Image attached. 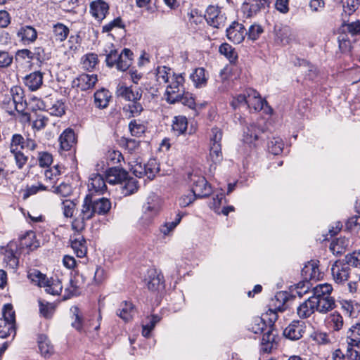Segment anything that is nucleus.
Here are the masks:
<instances>
[{
	"label": "nucleus",
	"mask_w": 360,
	"mask_h": 360,
	"mask_svg": "<svg viewBox=\"0 0 360 360\" xmlns=\"http://www.w3.org/2000/svg\"><path fill=\"white\" fill-rule=\"evenodd\" d=\"M207 22L215 28H221L225 26L226 16L221 9L217 6H209L205 15Z\"/></svg>",
	"instance_id": "423d86ee"
},
{
	"label": "nucleus",
	"mask_w": 360,
	"mask_h": 360,
	"mask_svg": "<svg viewBox=\"0 0 360 360\" xmlns=\"http://www.w3.org/2000/svg\"><path fill=\"white\" fill-rule=\"evenodd\" d=\"M120 188L121 194L124 196H128L136 193L139 186L138 181L133 177H129L127 174V177L123 181V184L120 185Z\"/></svg>",
	"instance_id": "a878e982"
},
{
	"label": "nucleus",
	"mask_w": 360,
	"mask_h": 360,
	"mask_svg": "<svg viewBox=\"0 0 360 360\" xmlns=\"http://www.w3.org/2000/svg\"><path fill=\"white\" fill-rule=\"evenodd\" d=\"M124 24L120 17L115 18L113 20L109 22L102 27L103 32H110L115 28H124Z\"/></svg>",
	"instance_id": "680f3d73"
},
{
	"label": "nucleus",
	"mask_w": 360,
	"mask_h": 360,
	"mask_svg": "<svg viewBox=\"0 0 360 360\" xmlns=\"http://www.w3.org/2000/svg\"><path fill=\"white\" fill-rule=\"evenodd\" d=\"M274 324L268 326L266 330L264 332L262 342L261 349L266 353H269L275 345L276 333H274Z\"/></svg>",
	"instance_id": "6ab92c4d"
},
{
	"label": "nucleus",
	"mask_w": 360,
	"mask_h": 360,
	"mask_svg": "<svg viewBox=\"0 0 360 360\" xmlns=\"http://www.w3.org/2000/svg\"><path fill=\"white\" fill-rule=\"evenodd\" d=\"M60 149L63 151H69L76 143V136L72 129H66L59 137Z\"/></svg>",
	"instance_id": "f3484780"
},
{
	"label": "nucleus",
	"mask_w": 360,
	"mask_h": 360,
	"mask_svg": "<svg viewBox=\"0 0 360 360\" xmlns=\"http://www.w3.org/2000/svg\"><path fill=\"white\" fill-rule=\"evenodd\" d=\"M38 345L41 354L44 357H49L53 353V346L45 335H39Z\"/></svg>",
	"instance_id": "72a5a7b5"
},
{
	"label": "nucleus",
	"mask_w": 360,
	"mask_h": 360,
	"mask_svg": "<svg viewBox=\"0 0 360 360\" xmlns=\"http://www.w3.org/2000/svg\"><path fill=\"white\" fill-rule=\"evenodd\" d=\"M25 148V139L18 134L13 135L11 145L10 151H18Z\"/></svg>",
	"instance_id": "13d9d810"
},
{
	"label": "nucleus",
	"mask_w": 360,
	"mask_h": 360,
	"mask_svg": "<svg viewBox=\"0 0 360 360\" xmlns=\"http://www.w3.org/2000/svg\"><path fill=\"white\" fill-rule=\"evenodd\" d=\"M345 262L347 266L360 269V251H354L345 256Z\"/></svg>",
	"instance_id": "052dcab7"
},
{
	"label": "nucleus",
	"mask_w": 360,
	"mask_h": 360,
	"mask_svg": "<svg viewBox=\"0 0 360 360\" xmlns=\"http://www.w3.org/2000/svg\"><path fill=\"white\" fill-rule=\"evenodd\" d=\"M316 311L315 308V303L313 302L311 297L301 303L297 308V314L301 319H306L309 317L311 314Z\"/></svg>",
	"instance_id": "b1692460"
},
{
	"label": "nucleus",
	"mask_w": 360,
	"mask_h": 360,
	"mask_svg": "<svg viewBox=\"0 0 360 360\" xmlns=\"http://www.w3.org/2000/svg\"><path fill=\"white\" fill-rule=\"evenodd\" d=\"M117 315L120 316L124 321H130L136 313V309L132 303L124 301L122 302L119 309L117 310Z\"/></svg>",
	"instance_id": "bb28decb"
},
{
	"label": "nucleus",
	"mask_w": 360,
	"mask_h": 360,
	"mask_svg": "<svg viewBox=\"0 0 360 360\" xmlns=\"http://www.w3.org/2000/svg\"><path fill=\"white\" fill-rule=\"evenodd\" d=\"M247 35L244 25L237 21H233L226 29V37L233 44H238L243 42Z\"/></svg>",
	"instance_id": "6e6552de"
},
{
	"label": "nucleus",
	"mask_w": 360,
	"mask_h": 360,
	"mask_svg": "<svg viewBox=\"0 0 360 360\" xmlns=\"http://www.w3.org/2000/svg\"><path fill=\"white\" fill-rule=\"evenodd\" d=\"M263 32L264 30L262 27L259 24L255 23L249 27L247 34L250 39L255 41L259 37Z\"/></svg>",
	"instance_id": "0e129e2a"
},
{
	"label": "nucleus",
	"mask_w": 360,
	"mask_h": 360,
	"mask_svg": "<svg viewBox=\"0 0 360 360\" xmlns=\"http://www.w3.org/2000/svg\"><path fill=\"white\" fill-rule=\"evenodd\" d=\"M8 94L11 95L13 101L18 106V112H22L25 108V101L22 88L18 86H15L11 89L10 92Z\"/></svg>",
	"instance_id": "473e14b6"
},
{
	"label": "nucleus",
	"mask_w": 360,
	"mask_h": 360,
	"mask_svg": "<svg viewBox=\"0 0 360 360\" xmlns=\"http://www.w3.org/2000/svg\"><path fill=\"white\" fill-rule=\"evenodd\" d=\"M210 158L214 165H217L222 160L221 145L210 146Z\"/></svg>",
	"instance_id": "6e6d98bb"
},
{
	"label": "nucleus",
	"mask_w": 360,
	"mask_h": 360,
	"mask_svg": "<svg viewBox=\"0 0 360 360\" xmlns=\"http://www.w3.org/2000/svg\"><path fill=\"white\" fill-rule=\"evenodd\" d=\"M18 243L15 241L9 242L6 247H2L1 253L3 255V262L6 267L15 269L18 266Z\"/></svg>",
	"instance_id": "39448f33"
},
{
	"label": "nucleus",
	"mask_w": 360,
	"mask_h": 360,
	"mask_svg": "<svg viewBox=\"0 0 360 360\" xmlns=\"http://www.w3.org/2000/svg\"><path fill=\"white\" fill-rule=\"evenodd\" d=\"M70 243L77 257L82 258L86 255L87 252L86 240L82 235L77 233L71 236Z\"/></svg>",
	"instance_id": "aec40b11"
},
{
	"label": "nucleus",
	"mask_w": 360,
	"mask_h": 360,
	"mask_svg": "<svg viewBox=\"0 0 360 360\" xmlns=\"http://www.w3.org/2000/svg\"><path fill=\"white\" fill-rule=\"evenodd\" d=\"M360 7V0H347L343 4V13L342 14L343 21L345 17L353 14Z\"/></svg>",
	"instance_id": "49530a36"
},
{
	"label": "nucleus",
	"mask_w": 360,
	"mask_h": 360,
	"mask_svg": "<svg viewBox=\"0 0 360 360\" xmlns=\"http://www.w3.org/2000/svg\"><path fill=\"white\" fill-rule=\"evenodd\" d=\"M145 164H142L138 159L129 162L130 171L137 177L141 178L145 176Z\"/></svg>",
	"instance_id": "5fc2aeb1"
},
{
	"label": "nucleus",
	"mask_w": 360,
	"mask_h": 360,
	"mask_svg": "<svg viewBox=\"0 0 360 360\" xmlns=\"http://www.w3.org/2000/svg\"><path fill=\"white\" fill-rule=\"evenodd\" d=\"M98 81L96 75L82 74L75 78L72 83V87L81 91L92 89Z\"/></svg>",
	"instance_id": "f8f14e48"
},
{
	"label": "nucleus",
	"mask_w": 360,
	"mask_h": 360,
	"mask_svg": "<svg viewBox=\"0 0 360 360\" xmlns=\"http://www.w3.org/2000/svg\"><path fill=\"white\" fill-rule=\"evenodd\" d=\"M188 121L185 116H176L173 120L172 129L177 135L184 134L187 129Z\"/></svg>",
	"instance_id": "79ce46f5"
},
{
	"label": "nucleus",
	"mask_w": 360,
	"mask_h": 360,
	"mask_svg": "<svg viewBox=\"0 0 360 360\" xmlns=\"http://www.w3.org/2000/svg\"><path fill=\"white\" fill-rule=\"evenodd\" d=\"M162 276L155 269H152L148 271V278L146 279L147 287L152 292L158 291L162 287Z\"/></svg>",
	"instance_id": "412c9836"
},
{
	"label": "nucleus",
	"mask_w": 360,
	"mask_h": 360,
	"mask_svg": "<svg viewBox=\"0 0 360 360\" xmlns=\"http://www.w3.org/2000/svg\"><path fill=\"white\" fill-rule=\"evenodd\" d=\"M315 303L316 310L321 314H326L333 309L335 302L332 297H312Z\"/></svg>",
	"instance_id": "4be33fe9"
},
{
	"label": "nucleus",
	"mask_w": 360,
	"mask_h": 360,
	"mask_svg": "<svg viewBox=\"0 0 360 360\" xmlns=\"http://www.w3.org/2000/svg\"><path fill=\"white\" fill-rule=\"evenodd\" d=\"M109 6L103 0H95L90 4V13L98 20H103L108 13Z\"/></svg>",
	"instance_id": "2eb2a0df"
},
{
	"label": "nucleus",
	"mask_w": 360,
	"mask_h": 360,
	"mask_svg": "<svg viewBox=\"0 0 360 360\" xmlns=\"http://www.w3.org/2000/svg\"><path fill=\"white\" fill-rule=\"evenodd\" d=\"M75 204L70 200H63L61 207L63 215L68 218L72 217L75 210Z\"/></svg>",
	"instance_id": "338daca9"
},
{
	"label": "nucleus",
	"mask_w": 360,
	"mask_h": 360,
	"mask_svg": "<svg viewBox=\"0 0 360 360\" xmlns=\"http://www.w3.org/2000/svg\"><path fill=\"white\" fill-rule=\"evenodd\" d=\"M117 96L129 101H139L142 96V93L139 90L134 91L131 87L124 85H119L117 88Z\"/></svg>",
	"instance_id": "5701e85b"
},
{
	"label": "nucleus",
	"mask_w": 360,
	"mask_h": 360,
	"mask_svg": "<svg viewBox=\"0 0 360 360\" xmlns=\"http://www.w3.org/2000/svg\"><path fill=\"white\" fill-rule=\"evenodd\" d=\"M190 77L197 88L205 86L207 84V76L205 74V70L202 68H196Z\"/></svg>",
	"instance_id": "e433bc0d"
},
{
	"label": "nucleus",
	"mask_w": 360,
	"mask_h": 360,
	"mask_svg": "<svg viewBox=\"0 0 360 360\" xmlns=\"http://www.w3.org/2000/svg\"><path fill=\"white\" fill-rule=\"evenodd\" d=\"M129 129L131 134L134 136H139L145 131L144 125L135 120L129 122Z\"/></svg>",
	"instance_id": "e2e57ef3"
},
{
	"label": "nucleus",
	"mask_w": 360,
	"mask_h": 360,
	"mask_svg": "<svg viewBox=\"0 0 360 360\" xmlns=\"http://www.w3.org/2000/svg\"><path fill=\"white\" fill-rule=\"evenodd\" d=\"M286 296L283 292H278L275 298L272 300L274 308H270L262 317L254 319L250 330L254 333L258 334L264 333L268 326H271L278 319V312H282L285 310V302Z\"/></svg>",
	"instance_id": "f257e3e1"
},
{
	"label": "nucleus",
	"mask_w": 360,
	"mask_h": 360,
	"mask_svg": "<svg viewBox=\"0 0 360 360\" xmlns=\"http://www.w3.org/2000/svg\"><path fill=\"white\" fill-rule=\"evenodd\" d=\"M90 194L86 195L81 206L79 216L72 221V228L79 232L85 227V221L91 219L96 214Z\"/></svg>",
	"instance_id": "7ed1b4c3"
},
{
	"label": "nucleus",
	"mask_w": 360,
	"mask_h": 360,
	"mask_svg": "<svg viewBox=\"0 0 360 360\" xmlns=\"http://www.w3.org/2000/svg\"><path fill=\"white\" fill-rule=\"evenodd\" d=\"M329 323L331 324V327L335 331H338L342 329L343 326V318L338 312H334L328 317Z\"/></svg>",
	"instance_id": "bf43d9fd"
},
{
	"label": "nucleus",
	"mask_w": 360,
	"mask_h": 360,
	"mask_svg": "<svg viewBox=\"0 0 360 360\" xmlns=\"http://www.w3.org/2000/svg\"><path fill=\"white\" fill-rule=\"evenodd\" d=\"M88 189L91 193L101 195L107 191L106 180L100 174H91L88 181Z\"/></svg>",
	"instance_id": "9b49d317"
},
{
	"label": "nucleus",
	"mask_w": 360,
	"mask_h": 360,
	"mask_svg": "<svg viewBox=\"0 0 360 360\" xmlns=\"http://www.w3.org/2000/svg\"><path fill=\"white\" fill-rule=\"evenodd\" d=\"M28 278L35 285L43 287L45 291L51 295H59L63 289L61 283L58 279L48 278L46 275L37 269H32L28 271Z\"/></svg>",
	"instance_id": "f03ea898"
},
{
	"label": "nucleus",
	"mask_w": 360,
	"mask_h": 360,
	"mask_svg": "<svg viewBox=\"0 0 360 360\" xmlns=\"http://www.w3.org/2000/svg\"><path fill=\"white\" fill-rule=\"evenodd\" d=\"M302 275L305 280H319L321 272L315 262H309L302 269Z\"/></svg>",
	"instance_id": "c756f323"
},
{
	"label": "nucleus",
	"mask_w": 360,
	"mask_h": 360,
	"mask_svg": "<svg viewBox=\"0 0 360 360\" xmlns=\"http://www.w3.org/2000/svg\"><path fill=\"white\" fill-rule=\"evenodd\" d=\"M248 104L247 106L255 111H259L266 105V101L261 98L259 93L255 89H248Z\"/></svg>",
	"instance_id": "a211bd4d"
},
{
	"label": "nucleus",
	"mask_w": 360,
	"mask_h": 360,
	"mask_svg": "<svg viewBox=\"0 0 360 360\" xmlns=\"http://www.w3.org/2000/svg\"><path fill=\"white\" fill-rule=\"evenodd\" d=\"M60 166L56 165L44 172L45 181L48 184L49 188H52L56 184L58 176L61 174Z\"/></svg>",
	"instance_id": "c9c22d12"
},
{
	"label": "nucleus",
	"mask_w": 360,
	"mask_h": 360,
	"mask_svg": "<svg viewBox=\"0 0 360 360\" xmlns=\"http://www.w3.org/2000/svg\"><path fill=\"white\" fill-rule=\"evenodd\" d=\"M350 268L341 261H336L331 267L333 280L336 283L341 284L348 281L350 274Z\"/></svg>",
	"instance_id": "9d476101"
},
{
	"label": "nucleus",
	"mask_w": 360,
	"mask_h": 360,
	"mask_svg": "<svg viewBox=\"0 0 360 360\" xmlns=\"http://www.w3.org/2000/svg\"><path fill=\"white\" fill-rule=\"evenodd\" d=\"M49 191L63 197H68L72 192V186L69 184L64 182L60 184L58 186H53L52 188H49Z\"/></svg>",
	"instance_id": "864d4df0"
},
{
	"label": "nucleus",
	"mask_w": 360,
	"mask_h": 360,
	"mask_svg": "<svg viewBox=\"0 0 360 360\" xmlns=\"http://www.w3.org/2000/svg\"><path fill=\"white\" fill-rule=\"evenodd\" d=\"M93 205L94 210L100 215L106 214L111 209V202L106 198H101L93 201Z\"/></svg>",
	"instance_id": "4c0bfd02"
},
{
	"label": "nucleus",
	"mask_w": 360,
	"mask_h": 360,
	"mask_svg": "<svg viewBox=\"0 0 360 360\" xmlns=\"http://www.w3.org/2000/svg\"><path fill=\"white\" fill-rule=\"evenodd\" d=\"M304 328L305 326L303 321H292L288 326L285 328L283 335L289 340H297L303 336Z\"/></svg>",
	"instance_id": "ddd939ff"
},
{
	"label": "nucleus",
	"mask_w": 360,
	"mask_h": 360,
	"mask_svg": "<svg viewBox=\"0 0 360 360\" xmlns=\"http://www.w3.org/2000/svg\"><path fill=\"white\" fill-rule=\"evenodd\" d=\"M219 53L224 55L231 63H234L238 58V54L234 48L227 43L219 46Z\"/></svg>",
	"instance_id": "a18cd8bd"
},
{
	"label": "nucleus",
	"mask_w": 360,
	"mask_h": 360,
	"mask_svg": "<svg viewBox=\"0 0 360 360\" xmlns=\"http://www.w3.org/2000/svg\"><path fill=\"white\" fill-rule=\"evenodd\" d=\"M13 155L15 162L18 169H21L27 162V157L21 151H10Z\"/></svg>",
	"instance_id": "774afa93"
},
{
	"label": "nucleus",
	"mask_w": 360,
	"mask_h": 360,
	"mask_svg": "<svg viewBox=\"0 0 360 360\" xmlns=\"http://www.w3.org/2000/svg\"><path fill=\"white\" fill-rule=\"evenodd\" d=\"M17 36L24 43H32L37 38V30L32 26L21 27L17 32Z\"/></svg>",
	"instance_id": "393cba45"
},
{
	"label": "nucleus",
	"mask_w": 360,
	"mask_h": 360,
	"mask_svg": "<svg viewBox=\"0 0 360 360\" xmlns=\"http://www.w3.org/2000/svg\"><path fill=\"white\" fill-rule=\"evenodd\" d=\"M191 191L198 198H205L212 193V188L203 176H193Z\"/></svg>",
	"instance_id": "1a4fd4ad"
},
{
	"label": "nucleus",
	"mask_w": 360,
	"mask_h": 360,
	"mask_svg": "<svg viewBox=\"0 0 360 360\" xmlns=\"http://www.w3.org/2000/svg\"><path fill=\"white\" fill-rule=\"evenodd\" d=\"M348 344L351 346H360V323L352 326L347 332Z\"/></svg>",
	"instance_id": "ea45409f"
},
{
	"label": "nucleus",
	"mask_w": 360,
	"mask_h": 360,
	"mask_svg": "<svg viewBox=\"0 0 360 360\" xmlns=\"http://www.w3.org/2000/svg\"><path fill=\"white\" fill-rule=\"evenodd\" d=\"M127 174V172L122 168L111 167L106 170L105 178L106 181L111 185H122Z\"/></svg>",
	"instance_id": "4468645a"
},
{
	"label": "nucleus",
	"mask_w": 360,
	"mask_h": 360,
	"mask_svg": "<svg viewBox=\"0 0 360 360\" xmlns=\"http://www.w3.org/2000/svg\"><path fill=\"white\" fill-rule=\"evenodd\" d=\"M69 34V28L63 23H56L53 26L52 39L61 42L66 39Z\"/></svg>",
	"instance_id": "2f4dec72"
},
{
	"label": "nucleus",
	"mask_w": 360,
	"mask_h": 360,
	"mask_svg": "<svg viewBox=\"0 0 360 360\" xmlns=\"http://www.w3.org/2000/svg\"><path fill=\"white\" fill-rule=\"evenodd\" d=\"M333 290L332 285L328 283L317 285L314 288V295L311 297H331L330 295Z\"/></svg>",
	"instance_id": "de8ad7c7"
},
{
	"label": "nucleus",
	"mask_w": 360,
	"mask_h": 360,
	"mask_svg": "<svg viewBox=\"0 0 360 360\" xmlns=\"http://www.w3.org/2000/svg\"><path fill=\"white\" fill-rule=\"evenodd\" d=\"M43 83V75L39 71H36L27 75L25 78V85L31 90L38 89Z\"/></svg>",
	"instance_id": "c85d7f7f"
},
{
	"label": "nucleus",
	"mask_w": 360,
	"mask_h": 360,
	"mask_svg": "<svg viewBox=\"0 0 360 360\" xmlns=\"http://www.w3.org/2000/svg\"><path fill=\"white\" fill-rule=\"evenodd\" d=\"M110 98L111 94L109 91L105 89H101L94 94V104L96 108L104 109L108 107Z\"/></svg>",
	"instance_id": "cd10ccee"
},
{
	"label": "nucleus",
	"mask_w": 360,
	"mask_h": 360,
	"mask_svg": "<svg viewBox=\"0 0 360 360\" xmlns=\"http://www.w3.org/2000/svg\"><path fill=\"white\" fill-rule=\"evenodd\" d=\"M15 334V326L5 319H0V338H5Z\"/></svg>",
	"instance_id": "09e8293b"
},
{
	"label": "nucleus",
	"mask_w": 360,
	"mask_h": 360,
	"mask_svg": "<svg viewBox=\"0 0 360 360\" xmlns=\"http://www.w3.org/2000/svg\"><path fill=\"white\" fill-rule=\"evenodd\" d=\"M49 190V186H45L41 183H38L37 185L27 186L22 191V198L23 200H27L31 195H35L40 191Z\"/></svg>",
	"instance_id": "c03bdc74"
},
{
	"label": "nucleus",
	"mask_w": 360,
	"mask_h": 360,
	"mask_svg": "<svg viewBox=\"0 0 360 360\" xmlns=\"http://www.w3.org/2000/svg\"><path fill=\"white\" fill-rule=\"evenodd\" d=\"M248 98V89H246L243 94H240L236 97H234L231 104L233 108H236L242 105H247Z\"/></svg>",
	"instance_id": "69168bd1"
},
{
	"label": "nucleus",
	"mask_w": 360,
	"mask_h": 360,
	"mask_svg": "<svg viewBox=\"0 0 360 360\" xmlns=\"http://www.w3.org/2000/svg\"><path fill=\"white\" fill-rule=\"evenodd\" d=\"M0 104L2 108L9 114L12 115L15 111L18 112V106L13 101L11 95L2 94L0 95Z\"/></svg>",
	"instance_id": "a19ab883"
},
{
	"label": "nucleus",
	"mask_w": 360,
	"mask_h": 360,
	"mask_svg": "<svg viewBox=\"0 0 360 360\" xmlns=\"http://www.w3.org/2000/svg\"><path fill=\"white\" fill-rule=\"evenodd\" d=\"M34 233L33 232H27L25 236L20 238L18 248H27L30 250L37 248V245L34 241Z\"/></svg>",
	"instance_id": "58836bf2"
},
{
	"label": "nucleus",
	"mask_w": 360,
	"mask_h": 360,
	"mask_svg": "<svg viewBox=\"0 0 360 360\" xmlns=\"http://www.w3.org/2000/svg\"><path fill=\"white\" fill-rule=\"evenodd\" d=\"M146 174L149 179H153L155 174L159 172V165L155 159H150L145 164Z\"/></svg>",
	"instance_id": "603ef678"
},
{
	"label": "nucleus",
	"mask_w": 360,
	"mask_h": 360,
	"mask_svg": "<svg viewBox=\"0 0 360 360\" xmlns=\"http://www.w3.org/2000/svg\"><path fill=\"white\" fill-rule=\"evenodd\" d=\"M70 311L72 314L74 321L72 322V326L77 330H82L83 328V321L81 311L79 309L73 306L70 308Z\"/></svg>",
	"instance_id": "3c124183"
},
{
	"label": "nucleus",
	"mask_w": 360,
	"mask_h": 360,
	"mask_svg": "<svg viewBox=\"0 0 360 360\" xmlns=\"http://www.w3.org/2000/svg\"><path fill=\"white\" fill-rule=\"evenodd\" d=\"M184 78L181 75H173L171 82L167 86L165 97L169 103L179 102L184 96L185 90L184 87Z\"/></svg>",
	"instance_id": "20e7f679"
},
{
	"label": "nucleus",
	"mask_w": 360,
	"mask_h": 360,
	"mask_svg": "<svg viewBox=\"0 0 360 360\" xmlns=\"http://www.w3.org/2000/svg\"><path fill=\"white\" fill-rule=\"evenodd\" d=\"M262 132L263 129L258 124H250L244 129L243 141L249 145L254 144Z\"/></svg>",
	"instance_id": "dca6fc26"
},
{
	"label": "nucleus",
	"mask_w": 360,
	"mask_h": 360,
	"mask_svg": "<svg viewBox=\"0 0 360 360\" xmlns=\"http://www.w3.org/2000/svg\"><path fill=\"white\" fill-rule=\"evenodd\" d=\"M46 110L52 115L60 117L65 113L63 102L60 101H50L46 105Z\"/></svg>",
	"instance_id": "37998d69"
},
{
	"label": "nucleus",
	"mask_w": 360,
	"mask_h": 360,
	"mask_svg": "<svg viewBox=\"0 0 360 360\" xmlns=\"http://www.w3.org/2000/svg\"><path fill=\"white\" fill-rule=\"evenodd\" d=\"M274 42L277 45L286 46L295 41V34L287 25H276L274 29Z\"/></svg>",
	"instance_id": "0eeeda50"
},
{
	"label": "nucleus",
	"mask_w": 360,
	"mask_h": 360,
	"mask_svg": "<svg viewBox=\"0 0 360 360\" xmlns=\"http://www.w3.org/2000/svg\"><path fill=\"white\" fill-rule=\"evenodd\" d=\"M82 60L84 69L86 70H92L96 67L98 63L97 55L94 53L86 54L82 58Z\"/></svg>",
	"instance_id": "4d7b16f0"
},
{
	"label": "nucleus",
	"mask_w": 360,
	"mask_h": 360,
	"mask_svg": "<svg viewBox=\"0 0 360 360\" xmlns=\"http://www.w3.org/2000/svg\"><path fill=\"white\" fill-rule=\"evenodd\" d=\"M133 53L128 49H124L120 53V58L116 65L118 70L125 71L127 70L132 62Z\"/></svg>",
	"instance_id": "7c9ffc66"
},
{
	"label": "nucleus",
	"mask_w": 360,
	"mask_h": 360,
	"mask_svg": "<svg viewBox=\"0 0 360 360\" xmlns=\"http://www.w3.org/2000/svg\"><path fill=\"white\" fill-rule=\"evenodd\" d=\"M176 75L172 70L166 66L158 67L156 69V80L160 84L169 83L172 76Z\"/></svg>",
	"instance_id": "f704fd0d"
},
{
	"label": "nucleus",
	"mask_w": 360,
	"mask_h": 360,
	"mask_svg": "<svg viewBox=\"0 0 360 360\" xmlns=\"http://www.w3.org/2000/svg\"><path fill=\"white\" fill-rule=\"evenodd\" d=\"M283 141L281 138L273 137L268 142V150L274 155H278L283 151Z\"/></svg>",
	"instance_id": "8fccbe9b"
}]
</instances>
